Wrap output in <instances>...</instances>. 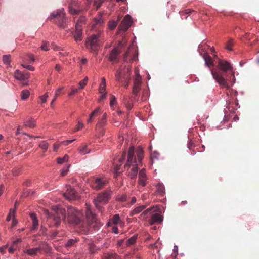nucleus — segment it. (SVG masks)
Instances as JSON below:
<instances>
[{"label":"nucleus","instance_id":"1","mask_svg":"<svg viewBox=\"0 0 259 259\" xmlns=\"http://www.w3.org/2000/svg\"><path fill=\"white\" fill-rule=\"evenodd\" d=\"M218 67L219 69L222 71L223 72L214 71L213 70H211V73L213 78L221 88L228 89L229 85L227 83V80L225 78L223 72L224 73L229 70H232L233 67L229 62L224 60H219Z\"/></svg>","mask_w":259,"mask_h":259},{"label":"nucleus","instance_id":"2","mask_svg":"<svg viewBox=\"0 0 259 259\" xmlns=\"http://www.w3.org/2000/svg\"><path fill=\"white\" fill-rule=\"evenodd\" d=\"M53 213H50L47 211L46 214L48 216V222H53L54 225L58 227L61 223V220L66 217V211L61 205L53 206Z\"/></svg>","mask_w":259,"mask_h":259},{"label":"nucleus","instance_id":"3","mask_svg":"<svg viewBox=\"0 0 259 259\" xmlns=\"http://www.w3.org/2000/svg\"><path fill=\"white\" fill-rule=\"evenodd\" d=\"M50 20L57 24L60 28L65 29L67 27L68 20L65 17L64 9L54 11L50 15Z\"/></svg>","mask_w":259,"mask_h":259},{"label":"nucleus","instance_id":"4","mask_svg":"<svg viewBox=\"0 0 259 259\" xmlns=\"http://www.w3.org/2000/svg\"><path fill=\"white\" fill-rule=\"evenodd\" d=\"M133 166L130 171L128 172V176L131 179H135L138 172L137 162L135 156L134 155V147L131 146L128 152V157L125 167Z\"/></svg>","mask_w":259,"mask_h":259},{"label":"nucleus","instance_id":"5","mask_svg":"<svg viewBox=\"0 0 259 259\" xmlns=\"http://www.w3.org/2000/svg\"><path fill=\"white\" fill-rule=\"evenodd\" d=\"M68 221L69 223L74 225L82 226L83 222V214L79 210L72 206H68L67 209Z\"/></svg>","mask_w":259,"mask_h":259},{"label":"nucleus","instance_id":"6","mask_svg":"<svg viewBox=\"0 0 259 259\" xmlns=\"http://www.w3.org/2000/svg\"><path fill=\"white\" fill-rule=\"evenodd\" d=\"M100 34H92L85 41L87 48L90 49V51L97 55L98 49L101 45L100 40Z\"/></svg>","mask_w":259,"mask_h":259},{"label":"nucleus","instance_id":"7","mask_svg":"<svg viewBox=\"0 0 259 259\" xmlns=\"http://www.w3.org/2000/svg\"><path fill=\"white\" fill-rule=\"evenodd\" d=\"M111 191H105L103 193L98 194L97 197L94 199L93 202L95 206L99 211L102 212L103 205L106 204L110 198Z\"/></svg>","mask_w":259,"mask_h":259},{"label":"nucleus","instance_id":"8","mask_svg":"<svg viewBox=\"0 0 259 259\" xmlns=\"http://www.w3.org/2000/svg\"><path fill=\"white\" fill-rule=\"evenodd\" d=\"M131 68L130 65L121 66L115 74L116 79L118 81L123 82V79H131Z\"/></svg>","mask_w":259,"mask_h":259},{"label":"nucleus","instance_id":"9","mask_svg":"<svg viewBox=\"0 0 259 259\" xmlns=\"http://www.w3.org/2000/svg\"><path fill=\"white\" fill-rule=\"evenodd\" d=\"M68 9L69 12L73 15H78L83 10L78 0H69Z\"/></svg>","mask_w":259,"mask_h":259},{"label":"nucleus","instance_id":"10","mask_svg":"<svg viewBox=\"0 0 259 259\" xmlns=\"http://www.w3.org/2000/svg\"><path fill=\"white\" fill-rule=\"evenodd\" d=\"M107 181L103 178L94 177L90 180V185L96 190L102 189L106 185Z\"/></svg>","mask_w":259,"mask_h":259},{"label":"nucleus","instance_id":"11","mask_svg":"<svg viewBox=\"0 0 259 259\" xmlns=\"http://www.w3.org/2000/svg\"><path fill=\"white\" fill-rule=\"evenodd\" d=\"M142 82V77L138 72L136 73L135 77L134 80V85L133 87V94L137 96L141 90Z\"/></svg>","mask_w":259,"mask_h":259},{"label":"nucleus","instance_id":"12","mask_svg":"<svg viewBox=\"0 0 259 259\" xmlns=\"http://www.w3.org/2000/svg\"><path fill=\"white\" fill-rule=\"evenodd\" d=\"M132 23L131 17L126 15L118 27V29L121 31H126L130 27Z\"/></svg>","mask_w":259,"mask_h":259},{"label":"nucleus","instance_id":"13","mask_svg":"<svg viewBox=\"0 0 259 259\" xmlns=\"http://www.w3.org/2000/svg\"><path fill=\"white\" fill-rule=\"evenodd\" d=\"M87 208L86 217L88 223L89 225H93L95 224V225H93V227H94L97 224V219L96 215L92 211L89 206H87Z\"/></svg>","mask_w":259,"mask_h":259},{"label":"nucleus","instance_id":"14","mask_svg":"<svg viewBox=\"0 0 259 259\" xmlns=\"http://www.w3.org/2000/svg\"><path fill=\"white\" fill-rule=\"evenodd\" d=\"M64 196L68 200H74L77 197L76 191L70 186H67V190L63 194Z\"/></svg>","mask_w":259,"mask_h":259},{"label":"nucleus","instance_id":"15","mask_svg":"<svg viewBox=\"0 0 259 259\" xmlns=\"http://www.w3.org/2000/svg\"><path fill=\"white\" fill-rule=\"evenodd\" d=\"M75 31L73 33L74 39L76 42H80L82 40V32L78 22L75 25Z\"/></svg>","mask_w":259,"mask_h":259},{"label":"nucleus","instance_id":"16","mask_svg":"<svg viewBox=\"0 0 259 259\" xmlns=\"http://www.w3.org/2000/svg\"><path fill=\"white\" fill-rule=\"evenodd\" d=\"M15 78L19 80H27L29 77V73L28 72H22L17 70L14 72Z\"/></svg>","mask_w":259,"mask_h":259},{"label":"nucleus","instance_id":"17","mask_svg":"<svg viewBox=\"0 0 259 259\" xmlns=\"http://www.w3.org/2000/svg\"><path fill=\"white\" fill-rule=\"evenodd\" d=\"M147 178L145 174V169H142L140 171L139 174V184L143 187H144L146 185Z\"/></svg>","mask_w":259,"mask_h":259},{"label":"nucleus","instance_id":"18","mask_svg":"<svg viewBox=\"0 0 259 259\" xmlns=\"http://www.w3.org/2000/svg\"><path fill=\"white\" fill-rule=\"evenodd\" d=\"M43 248L41 246L38 247L32 248L24 250V253L27 254L28 255L33 256L36 255L38 252L42 250Z\"/></svg>","mask_w":259,"mask_h":259},{"label":"nucleus","instance_id":"19","mask_svg":"<svg viewBox=\"0 0 259 259\" xmlns=\"http://www.w3.org/2000/svg\"><path fill=\"white\" fill-rule=\"evenodd\" d=\"M163 221V217L159 213L154 214L149 220V223L152 225L156 223H160Z\"/></svg>","mask_w":259,"mask_h":259},{"label":"nucleus","instance_id":"20","mask_svg":"<svg viewBox=\"0 0 259 259\" xmlns=\"http://www.w3.org/2000/svg\"><path fill=\"white\" fill-rule=\"evenodd\" d=\"M120 52L117 48H114L113 49L110 55H109V60L112 62H117V56L118 54H119Z\"/></svg>","mask_w":259,"mask_h":259},{"label":"nucleus","instance_id":"21","mask_svg":"<svg viewBox=\"0 0 259 259\" xmlns=\"http://www.w3.org/2000/svg\"><path fill=\"white\" fill-rule=\"evenodd\" d=\"M103 23L104 21L102 18V15L101 13L100 12L98 13V15L94 18L93 25L94 26H101Z\"/></svg>","mask_w":259,"mask_h":259},{"label":"nucleus","instance_id":"22","mask_svg":"<svg viewBox=\"0 0 259 259\" xmlns=\"http://www.w3.org/2000/svg\"><path fill=\"white\" fill-rule=\"evenodd\" d=\"M107 122V119H104L101 118L99 120L97 125H96V129L97 130L100 131L101 135H104V133L102 128L106 125Z\"/></svg>","mask_w":259,"mask_h":259},{"label":"nucleus","instance_id":"23","mask_svg":"<svg viewBox=\"0 0 259 259\" xmlns=\"http://www.w3.org/2000/svg\"><path fill=\"white\" fill-rule=\"evenodd\" d=\"M101 114V110L100 108L98 107L96 109H95L90 114L89 116V118L87 120V122L90 123L91 122L93 119L100 115Z\"/></svg>","mask_w":259,"mask_h":259},{"label":"nucleus","instance_id":"24","mask_svg":"<svg viewBox=\"0 0 259 259\" xmlns=\"http://www.w3.org/2000/svg\"><path fill=\"white\" fill-rule=\"evenodd\" d=\"M30 217L32 222V230H34L37 229L38 226V222L36 214L34 213H31Z\"/></svg>","mask_w":259,"mask_h":259},{"label":"nucleus","instance_id":"25","mask_svg":"<svg viewBox=\"0 0 259 259\" xmlns=\"http://www.w3.org/2000/svg\"><path fill=\"white\" fill-rule=\"evenodd\" d=\"M21 242V239H17L12 242L11 246L8 248V251L10 253H13L18 247L17 244Z\"/></svg>","mask_w":259,"mask_h":259},{"label":"nucleus","instance_id":"26","mask_svg":"<svg viewBox=\"0 0 259 259\" xmlns=\"http://www.w3.org/2000/svg\"><path fill=\"white\" fill-rule=\"evenodd\" d=\"M203 58L205 60V65L208 67H210L211 66H213V61L211 58V57L208 55V54L204 55L203 56Z\"/></svg>","mask_w":259,"mask_h":259},{"label":"nucleus","instance_id":"27","mask_svg":"<svg viewBox=\"0 0 259 259\" xmlns=\"http://www.w3.org/2000/svg\"><path fill=\"white\" fill-rule=\"evenodd\" d=\"M146 207V205H142L139 206L137 207L134 208L132 211H131L130 213L131 216H133L135 214H137L140 212H141L142 210H143Z\"/></svg>","mask_w":259,"mask_h":259},{"label":"nucleus","instance_id":"28","mask_svg":"<svg viewBox=\"0 0 259 259\" xmlns=\"http://www.w3.org/2000/svg\"><path fill=\"white\" fill-rule=\"evenodd\" d=\"M78 239L76 238L69 239L65 244L64 247L66 248H70L73 246L76 243L78 242Z\"/></svg>","mask_w":259,"mask_h":259},{"label":"nucleus","instance_id":"29","mask_svg":"<svg viewBox=\"0 0 259 259\" xmlns=\"http://www.w3.org/2000/svg\"><path fill=\"white\" fill-rule=\"evenodd\" d=\"M99 93L102 94L106 91V80L104 77L102 78L101 82L99 88Z\"/></svg>","mask_w":259,"mask_h":259},{"label":"nucleus","instance_id":"30","mask_svg":"<svg viewBox=\"0 0 259 259\" xmlns=\"http://www.w3.org/2000/svg\"><path fill=\"white\" fill-rule=\"evenodd\" d=\"M137 237H138L137 235H134L132 237H131L130 238L127 239V241H126V245L127 246H130L132 245H134L136 242V240L137 239Z\"/></svg>","mask_w":259,"mask_h":259},{"label":"nucleus","instance_id":"31","mask_svg":"<svg viewBox=\"0 0 259 259\" xmlns=\"http://www.w3.org/2000/svg\"><path fill=\"white\" fill-rule=\"evenodd\" d=\"M136 154L139 162H141L144 156L143 149L141 148H139L136 151Z\"/></svg>","mask_w":259,"mask_h":259},{"label":"nucleus","instance_id":"32","mask_svg":"<svg viewBox=\"0 0 259 259\" xmlns=\"http://www.w3.org/2000/svg\"><path fill=\"white\" fill-rule=\"evenodd\" d=\"M88 249L91 253H94L98 250V248L93 242H91L88 243Z\"/></svg>","mask_w":259,"mask_h":259},{"label":"nucleus","instance_id":"33","mask_svg":"<svg viewBox=\"0 0 259 259\" xmlns=\"http://www.w3.org/2000/svg\"><path fill=\"white\" fill-rule=\"evenodd\" d=\"M156 188L157 192L161 195H163L165 192V188L164 185L162 184L158 183L156 186Z\"/></svg>","mask_w":259,"mask_h":259},{"label":"nucleus","instance_id":"34","mask_svg":"<svg viewBox=\"0 0 259 259\" xmlns=\"http://www.w3.org/2000/svg\"><path fill=\"white\" fill-rule=\"evenodd\" d=\"M79 152L81 154L84 155L90 152V150L88 148L87 146H80L78 149Z\"/></svg>","mask_w":259,"mask_h":259},{"label":"nucleus","instance_id":"35","mask_svg":"<svg viewBox=\"0 0 259 259\" xmlns=\"http://www.w3.org/2000/svg\"><path fill=\"white\" fill-rule=\"evenodd\" d=\"M105 259H120V257L116 253H110L105 255Z\"/></svg>","mask_w":259,"mask_h":259},{"label":"nucleus","instance_id":"36","mask_svg":"<svg viewBox=\"0 0 259 259\" xmlns=\"http://www.w3.org/2000/svg\"><path fill=\"white\" fill-rule=\"evenodd\" d=\"M68 159L69 156L66 154L63 157L58 158L57 159V163L60 164H63L64 162H67L68 160Z\"/></svg>","mask_w":259,"mask_h":259},{"label":"nucleus","instance_id":"37","mask_svg":"<svg viewBox=\"0 0 259 259\" xmlns=\"http://www.w3.org/2000/svg\"><path fill=\"white\" fill-rule=\"evenodd\" d=\"M24 125L30 128H34L35 126V121L32 119L26 121L24 122Z\"/></svg>","mask_w":259,"mask_h":259},{"label":"nucleus","instance_id":"38","mask_svg":"<svg viewBox=\"0 0 259 259\" xmlns=\"http://www.w3.org/2000/svg\"><path fill=\"white\" fill-rule=\"evenodd\" d=\"M29 95L30 92L28 90H23L21 92V97L22 100H26L29 97Z\"/></svg>","mask_w":259,"mask_h":259},{"label":"nucleus","instance_id":"39","mask_svg":"<svg viewBox=\"0 0 259 259\" xmlns=\"http://www.w3.org/2000/svg\"><path fill=\"white\" fill-rule=\"evenodd\" d=\"M88 77L86 76L83 80H81L79 83V89H83L87 84Z\"/></svg>","mask_w":259,"mask_h":259},{"label":"nucleus","instance_id":"40","mask_svg":"<svg viewBox=\"0 0 259 259\" xmlns=\"http://www.w3.org/2000/svg\"><path fill=\"white\" fill-rule=\"evenodd\" d=\"M234 45V41L232 39H230L226 44V48L229 51L232 50V47Z\"/></svg>","mask_w":259,"mask_h":259},{"label":"nucleus","instance_id":"41","mask_svg":"<svg viewBox=\"0 0 259 259\" xmlns=\"http://www.w3.org/2000/svg\"><path fill=\"white\" fill-rule=\"evenodd\" d=\"M49 144L46 141H42L39 145V147L43 149L44 151H46L48 148Z\"/></svg>","mask_w":259,"mask_h":259},{"label":"nucleus","instance_id":"42","mask_svg":"<svg viewBox=\"0 0 259 259\" xmlns=\"http://www.w3.org/2000/svg\"><path fill=\"white\" fill-rule=\"evenodd\" d=\"M117 22L114 21H110L108 22V27L110 29L114 30L117 26Z\"/></svg>","mask_w":259,"mask_h":259},{"label":"nucleus","instance_id":"43","mask_svg":"<svg viewBox=\"0 0 259 259\" xmlns=\"http://www.w3.org/2000/svg\"><path fill=\"white\" fill-rule=\"evenodd\" d=\"M3 61L4 63L9 64L11 62V56L9 55H4L3 56Z\"/></svg>","mask_w":259,"mask_h":259},{"label":"nucleus","instance_id":"44","mask_svg":"<svg viewBox=\"0 0 259 259\" xmlns=\"http://www.w3.org/2000/svg\"><path fill=\"white\" fill-rule=\"evenodd\" d=\"M112 222L114 224H117L121 222L119 214H115L112 218Z\"/></svg>","mask_w":259,"mask_h":259},{"label":"nucleus","instance_id":"45","mask_svg":"<svg viewBox=\"0 0 259 259\" xmlns=\"http://www.w3.org/2000/svg\"><path fill=\"white\" fill-rule=\"evenodd\" d=\"M105 0H95L94 2V5L96 7V9H99L102 5L103 2Z\"/></svg>","mask_w":259,"mask_h":259},{"label":"nucleus","instance_id":"46","mask_svg":"<svg viewBox=\"0 0 259 259\" xmlns=\"http://www.w3.org/2000/svg\"><path fill=\"white\" fill-rule=\"evenodd\" d=\"M41 49L44 51H48L49 50V44L48 42H44L42 45L41 46Z\"/></svg>","mask_w":259,"mask_h":259},{"label":"nucleus","instance_id":"47","mask_svg":"<svg viewBox=\"0 0 259 259\" xmlns=\"http://www.w3.org/2000/svg\"><path fill=\"white\" fill-rule=\"evenodd\" d=\"M40 246L43 248L42 250H45L46 252H49L51 250V247L47 243L42 244Z\"/></svg>","mask_w":259,"mask_h":259},{"label":"nucleus","instance_id":"48","mask_svg":"<svg viewBox=\"0 0 259 259\" xmlns=\"http://www.w3.org/2000/svg\"><path fill=\"white\" fill-rule=\"evenodd\" d=\"M120 165H116L114 167V175L115 177H116L120 173Z\"/></svg>","mask_w":259,"mask_h":259},{"label":"nucleus","instance_id":"49","mask_svg":"<svg viewBox=\"0 0 259 259\" xmlns=\"http://www.w3.org/2000/svg\"><path fill=\"white\" fill-rule=\"evenodd\" d=\"M127 197L126 194H123L121 196H120L118 198V200L120 201L124 202L127 200Z\"/></svg>","mask_w":259,"mask_h":259},{"label":"nucleus","instance_id":"50","mask_svg":"<svg viewBox=\"0 0 259 259\" xmlns=\"http://www.w3.org/2000/svg\"><path fill=\"white\" fill-rule=\"evenodd\" d=\"M48 97L47 93L45 94L44 95L40 96L39 98L41 100V103H44L47 101V99Z\"/></svg>","mask_w":259,"mask_h":259},{"label":"nucleus","instance_id":"51","mask_svg":"<svg viewBox=\"0 0 259 259\" xmlns=\"http://www.w3.org/2000/svg\"><path fill=\"white\" fill-rule=\"evenodd\" d=\"M20 168L15 167L12 170V173L14 175L17 176L20 174Z\"/></svg>","mask_w":259,"mask_h":259},{"label":"nucleus","instance_id":"52","mask_svg":"<svg viewBox=\"0 0 259 259\" xmlns=\"http://www.w3.org/2000/svg\"><path fill=\"white\" fill-rule=\"evenodd\" d=\"M193 146V143L192 141H190L188 144V148L190 150H192V152H191V154L192 155H194L195 154V152L194 151V150H192V147Z\"/></svg>","mask_w":259,"mask_h":259},{"label":"nucleus","instance_id":"53","mask_svg":"<svg viewBox=\"0 0 259 259\" xmlns=\"http://www.w3.org/2000/svg\"><path fill=\"white\" fill-rule=\"evenodd\" d=\"M116 102L115 97L113 95H111V99L110 102V106H112Z\"/></svg>","mask_w":259,"mask_h":259},{"label":"nucleus","instance_id":"54","mask_svg":"<svg viewBox=\"0 0 259 259\" xmlns=\"http://www.w3.org/2000/svg\"><path fill=\"white\" fill-rule=\"evenodd\" d=\"M69 168V166L68 165L66 168H63V169L61 170V175L62 176H65V175H67L68 171Z\"/></svg>","mask_w":259,"mask_h":259},{"label":"nucleus","instance_id":"55","mask_svg":"<svg viewBox=\"0 0 259 259\" xmlns=\"http://www.w3.org/2000/svg\"><path fill=\"white\" fill-rule=\"evenodd\" d=\"M61 143H55L54 144V145H53V150L54 151H57L58 149V148H59L60 145H61Z\"/></svg>","mask_w":259,"mask_h":259},{"label":"nucleus","instance_id":"56","mask_svg":"<svg viewBox=\"0 0 259 259\" xmlns=\"http://www.w3.org/2000/svg\"><path fill=\"white\" fill-rule=\"evenodd\" d=\"M83 124L82 123H80L79 121L78 122V125L75 127L74 130V132H76L78 131L80 128H81L83 127Z\"/></svg>","mask_w":259,"mask_h":259},{"label":"nucleus","instance_id":"57","mask_svg":"<svg viewBox=\"0 0 259 259\" xmlns=\"http://www.w3.org/2000/svg\"><path fill=\"white\" fill-rule=\"evenodd\" d=\"M74 140H75L73 139V140H67L66 141H63V142H61V144L62 145H64L65 146H66V145H68V144H70L71 143H72Z\"/></svg>","mask_w":259,"mask_h":259},{"label":"nucleus","instance_id":"58","mask_svg":"<svg viewBox=\"0 0 259 259\" xmlns=\"http://www.w3.org/2000/svg\"><path fill=\"white\" fill-rule=\"evenodd\" d=\"M193 11V10H192L190 9H186L185 11L181 12V15H183L184 14H185V15L189 14Z\"/></svg>","mask_w":259,"mask_h":259},{"label":"nucleus","instance_id":"59","mask_svg":"<svg viewBox=\"0 0 259 259\" xmlns=\"http://www.w3.org/2000/svg\"><path fill=\"white\" fill-rule=\"evenodd\" d=\"M22 66H23L24 68H26L29 70H31V71H34V68L32 66H31V65H22Z\"/></svg>","mask_w":259,"mask_h":259},{"label":"nucleus","instance_id":"60","mask_svg":"<svg viewBox=\"0 0 259 259\" xmlns=\"http://www.w3.org/2000/svg\"><path fill=\"white\" fill-rule=\"evenodd\" d=\"M27 57H28V59L29 60H30V61H31L32 62L34 61L35 59H34V56L33 54H28Z\"/></svg>","mask_w":259,"mask_h":259},{"label":"nucleus","instance_id":"61","mask_svg":"<svg viewBox=\"0 0 259 259\" xmlns=\"http://www.w3.org/2000/svg\"><path fill=\"white\" fill-rule=\"evenodd\" d=\"M8 246L5 245L2 247H0V252L2 253H4L5 252L6 250L7 249Z\"/></svg>","mask_w":259,"mask_h":259},{"label":"nucleus","instance_id":"62","mask_svg":"<svg viewBox=\"0 0 259 259\" xmlns=\"http://www.w3.org/2000/svg\"><path fill=\"white\" fill-rule=\"evenodd\" d=\"M129 54V51H127L123 55V60L124 62H127V58Z\"/></svg>","mask_w":259,"mask_h":259},{"label":"nucleus","instance_id":"63","mask_svg":"<svg viewBox=\"0 0 259 259\" xmlns=\"http://www.w3.org/2000/svg\"><path fill=\"white\" fill-rule=\"evenodd\" d=\"M131 79H125V83L124 84V87L125 88H127L130 83Z\"/></svg>","mask_w":259,"mask_h":259},{"label":"nucleus","instance_id":"64","mask_svg":"<svg viewBox=\"0 0 259 259\" xmlns=\"http://www.w3.org/2000/svg\"><path fill=\"white\" fill-rule=\"evenodd\" d=\"M78 91V89H75L72 90V91L68 94L69 96H72L74 95V94L77 93Z\"/></svg>","mask_w":259,"mask_h":259}]
</instances>
